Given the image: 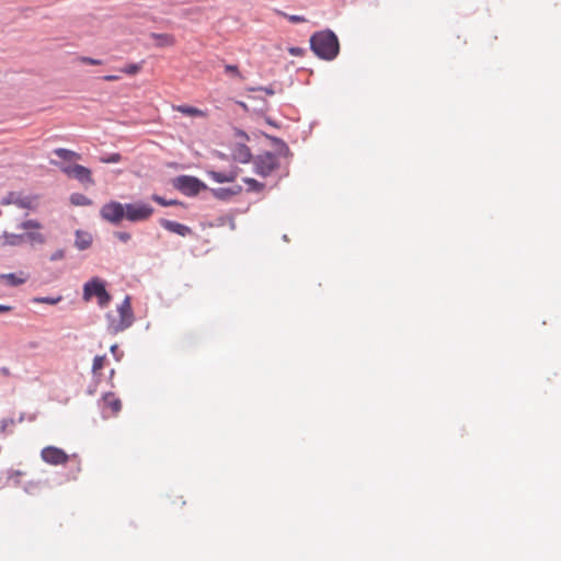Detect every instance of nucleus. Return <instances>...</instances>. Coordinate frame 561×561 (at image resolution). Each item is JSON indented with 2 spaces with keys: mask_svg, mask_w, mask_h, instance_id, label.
<instances>
[{
  "mask_svg": "<svg viewBox=\"0 0 561 561\" xmlns=\"http://www.w3.org/2000/svg\"><path fill=\"white\" fill-rule=\"evenodd\" d=\"M312 51L321 59L332 60L340 50L336 35L329 30L314 33L310 38Z\"/></svg>",
  "mask_w": 561,
  "mask_h": 561,
  "instance_id": "1",
  "label": "nucleus"
},
{
  "mask_svg": "<svg viewBox=\"0 0 561 561\" xmlns=\"http://www.w3.org/2000/svg\"><path fill=\"white\" fill-rule=\"evenodd\" d=\"M134 322L130 298L128 296L117 307L116 313L107 314V330L116 334L129 328Z\"/></svg>",
  "mask_w": 561,
  "mask_h": 561,
  "instance_id": "2",
  "label": "nucleus"
},
{
  "mask_svg": "<svg viewBox=\"0 0 561 561\" xmlns=\"http://www.w3.org/2000/svg\"><path fill=\"white\" fill-rule=\"evenodd\" d=\"M93 296L98 298L101 307H105L111 300V296L105 289L104 282L99 277L92 278L85 283L83 287V299L85 301H89Z\"/></svg>",
  "mask_w": 561,
  "mask_h": 561,
  "instance_id": "3",
  "label": "nucleus"
},
{
  "mask_svg": "<svg viewBox=\"0 0 561 561\" xmlns=\"http://www.w3.org/2000/svg\"><path fill=\"white\" fill-rule=\"evenodd\" d=\"M174 187L187 196H195L207 186L197 178L181 175L174 179Z\"/></svg>",
  "mask_w": 561,
  "mask_h": 561,
  "instance_id": "4",
  "label": "nucleus"
},
{
  "mask_svg": "<svg viewBox=\"0 0 561 561\" xmlns=\"http://www.w3.org/2000/svg\"><path fill=\"white\" fill-rule=\"evenodd\" d=\"M60 170L68 178L76 179L81 184L85 186L94 185V180L92 176V171L81 164H67L60 165Z\"/></svg>",
  "mask_w": 561,
  "mask_h": 561,
  "instance_id": "5",
  "label": "nucleus"
},
{
  "mask_svg": "<svg viewBox=\"0 0 561 561\" xmlns=\"http://www.w3.org/2000/svg\"><path fill=\"white\" fill-rule=\"evenodd\" d=\"M153 214V208L146 203L125 204V218L131 222L145 221Z\"/></svg>",
  "mask_w": 561,
  "mask_h": 561,
  "instance_id": "6",
  "label": "nucleus"
},
{
  "mask_svg": "<svg viewBox=\"0 0 561 561\" xmlns=\"http://www.w3.org/2000/svg\"><path fill=\"white\" fill-rule=\"evenodd\" d=\"M278 167V158L272 152L259 154L254 160L255 172L261 176H268Z\"/></svg>",
  "mask_w": 561,
  "mask_h": 561,
  "instance_id": "7",
  "label": "nucleus"
},
{
  "mask_svg": "<svg viewBox=\"0 0 561 561\" xmlns=\"http://www.w3.org/2000/svg\"><path fill=\"white\" fill-rule=\"evenodd\" d=\"M100 216L105 221L117 225L125 218V205L111 201L101 207Z\"/></svg>",
  "mask_w": 561,
  "mask_h": 561,
  "instance_id": "8",
  "label": "nucleus"
},
{
  "mask_svg": "<svg viewBox=\"0 0 561 561\" xmlns=\"http://www.w3.org/2000/svg\"><path fill=\"white\" fill-rule=\"evenodd\" d=\"M42 459L54 466L64 465L68 461L69 456L60 448L49 446L42 450Z\"/></svg>",
  "mask_w": 561,
  "mask_h": 561,
  "instance_id": "9",
  "label": "nucleus"
},
{
  "mask_svg": "<svg viewBox=\"0 0 561 561\" xmlns=\"http://www.w3.org/2000/svg\"><path fill=\"white\" fill-rule=\"evenodd\" d=\"M1 205H11L14 204L20 208L32 209L33 197L23 196L22 193L19 192H9L4 197H2Z\"/></svg>",
  "mask_w": 561,
  "mask_h": 561,
  "instance_id": "10",
  "label": "nucleus"
},
{
  "mask_svg": "<svg viewBox=\"0 0 561 561\" xmlns=\"http://www.w3.org/2000/svg\"><path fill=\"white\" fill-rule=\"evenodd\" d=\"M4 242L3 245H21L26 242H33L35 240V231H26L21 233H9L3 232Z\"/></svg>",
  "mask_w": 561,
  "mask_h": 561,
  "instance_id": "11",
  "label": "nucleus"
},
{
  "mask_svg": "<svg viewBox=\"0 0 561 561\" xmlns=\"http://www.w3.org/2000/svg\"><path fill=\"white\" fill-rule=\"evenodd\" d=\"M102 402L105 417L115 416L122 409L121 400L112 392L104 394Z\"/></svg>",
  "mask_w": 561,
  "mask_h": 561,
  "instance_id": "12",
  "label": "nucleus"
},
{
  "mask_svg": "<svg viewBox=\"0 0 561 561\" xmlns=\"http://www.w3.org/2000/svg\"><path fill=\"white\" fill-rule=\"evenodd\" d=\"M27 279L28 275L23 271H20L19 273L0 274V280L10 287H18L23 285Z\"/></svg>",
  "mask_w": 561,
  "mask_h": 561,
  "instance_id": "13",
  "label": "nucleus"
},
{
  "mask_svg": "<svg viewBox=\"0 0 561 561\" xmlns=\"http://www.w3.org/2000/svg\"><path fill=\"white\" fill-rule=\"evenodd\" d=\"M160 225L168 231L176 233L182 237H185L192 232L190 227L168 219H161Z\"/></svg>",
  "mask_w": 561,
  "mask_h": 561,
  "instance_id": "14",
  "label": "nucleus"
},
{
  "mask_svg": "<svg viewBox=\"0 0 561 561\" xmlns=\"http://www.w3.org/2000/svg\"><path fill=\"white\" fill-rule=\"evenodd\" d=\"M93 241L92 234L88 231L77 230L75 245L79 250H87L91 247Z\"/></svg>",
  "mask_w": 561,
  "mask_h": 561,
  "instance_id": "15",
  "label": "nucleus"
},
{
  "mask_svg": "<svg viewBox=\"0 0 561 561\" xmlns=\"http://www.w3.org/2000/svg\"><path fill=\"white\" fill-rule=\"evenodd\" d=\"M208 176L213 179L217 183H229L233 182L237 179V172H217V171H208Z\"/></svg>",
  "mask_w": 561,
  "mask_h": 561,
  "instance_id": "16",
  "label": "nucleus"
},
{
  "mask_svg": "<svg viewBox=\"0 0 561 561\" xmlns=\"http://www.w3.org/2000/svg\"><path fill=\"white\" fill-rule=\"evenodd\" d=\"M173 110L192 117H205L206 113L197 107L190 105H175Z\"/></svg>",
  "mask_w": 561,
  "mask_h": 561,
  "instance_id": "17",
  "label": "nucleus"
},
{
  "mask_svg": "<svg viewBox=\"0 0 561 561\" xmlns=\"http://www.w3.org/2000/svg\"><path fill=\"white\" fill-rule=\"evenodd\" d=\"M151 36L156 39V44L159 47H169L175 44V38L171 34H152Z\"/></svg>",
  "mask_w": 561,
  "mask_h": 561,
  "instance_id": "18",
  "label": "nucleus"
},
{
  "mask_svg": "<svg viewBox=\"0 0 561 561\" xmlns=\"http://www.w3.org/2000/svg\"><path fill=\"white\" fill-rule=\"evenodd\" d=\"M70 203L73 206H90L92 201L82 193H72L70 195Z\"/></svg>",
  "mask_w": 561,
  "mask_h": 561,
  "instance_id": "19",
  "label": "nucleus"
},
{
  "mask_svg": "<svg viewBox=\"0 0 561 561\" xmlns=\"http://www.w3.org/2000/svg\"><path fill=\"white\" fill-rule=\"evenodd\" d=\"M55 153L61 158L62 160H66V161H71V160H79L81 159V156L72 150H69V149H65V148H58L55 150Z\"/></svg>",
  "mask_w": 561,
  "mask_h": 561,
  "instance_id": "20",
  "label": "nucleus"
},
{
  "mask_svg": "<svg viewBox=\"0 0 561 561\" xmlns=\"http://www.w3.org/2000/svg\"><path fill=\"white\" fill-rule=\"evenodd\" d=\"M240 190H241L240 187H238L237 191H233V190H230V188H215V190H213V194L217 198L226 199L229 196H232V195L237 194L238 192H240Z\"/></svg>",
  "mask_w": 561,
  "mask_h": 561,
  "instance_id": "21",
  "label": "nucleus"
},
{
  "mask_svg": "<svg viewBox=\"0 0 561 561\" xmlns=\"http://www.w3.org/2000/svg\"><path fill=\"white\" fill-rule=\"evenodd\" d=\"M105 362H106V356L105 355H102V356H95L94 359H93V365H92V371L94 375H98L100 374V371L104 368L105 366Z\"/></svg>",
  "mask_w": 561,
  "mask_h": 561,
  "instance_id": "22",
  "label": "nucleus"
},
{
  "mask_svg": "<svg viewBox=\"0 0 561 561\" xmlns=\"http://www.w3.org/2000/svg\"><path fill=\"white\" fill-rule=\"evenodd\" d=\"M243 182L245 184H248V186H249L248 190L252 191V192H262L263 188H264V184L263 183H260V182H257L256 180H254L252 178H244Z\"/></svg>",
  "mask_w": 561,
  "mask_h": 561,
  "instance_id": "23",
  "label": "nucleus"
},
{
  "mask_svg": "<svg viewBox=\"0 0 561 561\" xmlns=\"http://www.w3.org/2000/svg\"><path fill=\"white\" fill-rule=\"evenodd\" d=\"M141 68L142 64H129L121 68L119 71L128 76H135L141 70Z\"/></svg>",
  "mask_w": 561,
  "mask_h": 561,
  "instance_id": "24",
  "label": "nucleus"
},
{
  "mask_svg": "<svg viewBox=\"0 0 561 561\" xmlns=\"http://www.w3.org/2000/svg\"><path fill=\"white\" fill-rule=\"evenodd\" d=\"M225 72L233 78H238L239 80L244 79L242 73L240 72L238 66H236V65H226Z\"/></svg>",
  "mask_w": 561,
  "mask_h": 561,
  "instance_id": "25",
  "label": "nucleus"
},
{
  "mask_svg": "<svg viewBox=\"0 0 561 561\" xmlns=\"http://www.w3.org/2000/svg\"><path fill=\"white\" fill-rule=\"evenodd\" d=\"M102 163H118L122 161V156L118 152H113L108 156L100 157Z\"/></svg>",
  "mask_w": 561,
  "mask_h": 561,
  "instance_id": "26",
  "label": "nucleus"
},
{
  "mask_svg": "<svg viewBox=\"0 0 561 561\" xmlns=\"http://www.w3.org/2000/svg\"><path fill=\"white\" fill-rule=\"evenodd\" d=\"M62 299L60 295L56 297H37V304H49L55 305Z\"/></svg>",
  "mask_w": 561,
  "mask_h": 561,
  "instance_id": "27",
  "label": "nucleus"
},
{
  "mask_svg": "<svg viewBox=\"0 0 561 561\" xmlns=\"http://www.w3.org/2000/svg\"><path fill=\"white\" fill-rule=\"evenodd\" d=\"M78 60L81 62V64H85V65H93V66H99V65H102L103 61L100 60V59H94V58H91V57H85V56H81L78 58Z\"/></svg>",
  "mask_w": 561,
  "mask_h": 561,
  "instance_id": "28",
  "label": "nucleus"
},
{
  "mask_svg": "<svg viewBox=\"0 0 561 561\" xmlns=\"http://www.w3.org/2000/svg\"><path fill=\"white\" fill-rule=\"evenodd\" d=\"M282 15L284 18H286L291 23H304V22L307 21L306 18L302 16V15H293V14H287V13H284V12L282 13Z\"/></svg>",
  "mask_w": 561,
  "mask_h": 561,
  "instance_id": "29",
  "label": "nucleus"
},
{
  "mask_svg": "<svg viewBox=\"0 0 561 561\" xmlns=\"http://www.w3.org/2000/svg\"><path fill=\"white\" fill-rule=\"evenodd\" d=\"M23 476V472L20 471V470H14V469H10L8 470V479L9 480H14V482L18 484L19 483V480L18 478Z\"/></svg>",
  "mask_w": 561,
  "mask_h": 561,
  "instance_id": "30",
  "label": "nucleus"
},
{
  "mask_svg": "<svg viewBox=\"0 0 561 561\" xmlns=\"http://www.w3.org/2000/svg\"><path fill=\"white\" fill-rule=\"evenodd\" d=\"M152 199L154 202H157L158 204L162 205V206H171V205H175L176 202L175 201H165L163 197L159 196V195H153L152 196Z\"/></svg>",
  "mask_w": 561,
  "mask_h": 561,
  "instance_id": "31",
  "label": "nucleus"
},
{
  "mask_svg": "<svg viewBox=\"0 0 561 561\" xmlns=\"http://www.w3.org/2000/svg\"><path fill=\"white\" fill-rule=\"evenodd\" d=\"M20 229H35V219H30L19 225Z\"/></svg>",
  "mask_w": 561,
  "mask_h": 561,
  "instance_id": "32",
  "label": "nucleus"
},
{
  "mask_svg": "<svg viewBox=\"0 0 561 561\" xmlns=\"http://www.w3.org/2000/svg\"><path fill=\"white\" fill-rule=\"evenodd\" d=\"M15 422L16 421L14 419H12V417L2 419V421H1V432L3 433L8 426L14 425Z\"/></svg>",
  "mask_w": 561,
  "mask_h": 561,
  "instance_id": "33",
  "label": "nucleus"
},
{
  "mask_svg": "<svg viewBox=\"0 0 561 561\" xmlns=\"http://www.w3.org/2000/svg\"><path fill=\"white\" fill-rule=\"evenodd\" d=\"M116 237L118 240H121L122 242H127L130 240L131 236L130 233L128 232H125V231H118L116 232Z\"/></svg>",
  "mask_w": 561,
  "mask_h": 561,
  "instance_id": "34",
  "label": "nucleus"
},
{
  "mask_svg": "<svg viewBox=\"0 0 561 561\" xmlns=\"http://www.w3.org/2000/svg\"><path fill=\"white\" fill-rule=\"evenodd\" d=\"M64 255H65V253L62 250H57L54 254H51L50 260L51 261L61 260L64 257Z\"/></svg>",
  "mask_w": 561,
  "mask_h": 561,
  "instance_id": "35",
  "label": "nucleus"
},
{
  "mask_svg": "<svg viewBox=\"0 0 561 561\" xmlns=\"http://www.w3.org/2000/svg\"><path fill=\"white\" fill-rule=\"evenodd\" d=\"M119 79H121V77L116 76V75H106L103 77V80H105V81H117Z\"/></svg>",
  "mask_w": 561,
  "mask_h": 561,
  "instance_id": "36",
  "label": "nucleus"
},
{
  "mask_svg": "<svg viewBox=\"0 0 561 561\" xmlns=\"http://www.w3.org/2000/svg\"><path fill=\"white\" fill-rule=\"evenodd\" d=\"M12 310V307L11 306H8V305H0V314L1 313H4V312H9Z\"/></svg>",
  "mask_w": 561,
  "mask_h": 561,
  "instance_id": "37",
  "label": "nucleus"
},
{
  "mask_svg": "<svg viewBox=\"0 0 561 561\" xmlns=\"http://www.w3.org/2000/svg\"><path fill=\"white\" fill-rule=\"evenodd\" d=\"M255 90H259V91H264L266 94H274V91L271 89V88H257V89H251V91H255Z\"/></svg>",
  "mask_w": 561,
  "mask_h": 561,
  "instance_id": "38",
  "label": "nucleus"
},
{
  "mask_svg": "<svg viewBox=\"0 0 561 561\" xmlns=\"http://www.w3.org/2000/svg\"><path fill=\"white\" fill-rule=\"evenodd\" d=\"M300 51L301 49L298 48V47H291L289 48V53L293 55V56H299L300 55Z\"/></svg>",
  "mask_w": 561,
  "mask_h": 561,
  "instance_id": "39",
  "label": "nucleus"
},
{
  "mask_svg": "<svg viewBox=\"0 0 561 561\" xmlns=\"http://www.w3.org/2000/svg\"><path fill=\"white\" fill-rule=\"evenodd\" d=\"M1 371H2V374H4V375H9V369H8V368H5V367L1 368Z\"/></svg>",
  "mask_w": 561,
  "mask_h": 561,
  "instance_id": "40",
  "label": "nucleus"
},
{
  "mask_svg": "<svg viewBox=\"0 0 561 561\" xmlns=\"http://www.w3.org/2000/svg\"><path fill=\"white\" fill-rule=\"evenodd\" d=\"M116 350H117V345H113V346L111 347V352H112V353H115V352H116Z\"/></svg>",
  "mask_w": 561,
  "mask_h": 561,
  "instance_id": "41",
  "label": "nucleus"
},
{
  "mask_svg": "<svg viewBox=\"0 0 561 561\" xmlns=\"http://www.w3.org/2000/svg\"><path fill=\"white\" fill-rule=\"evenodd\" d=\"M23 420H24V414H21V415L19 416L18 422H22Z\"/></svg>",
  "mask_w": 561,
  "mask_h": 561,
  "instance_id": "42",
  "label": "nucleus"
},
{
  "mask_svg": "<svg viewBox=\"0 0 561 561\" xmlns=\"http://www.w3.org/2000/svg\"><path fill=\"white\" fill-rule=\"evenodd\" d=\"M282 146L285 148V150H288V147L284 142H282Z\"/></svg>",
  "mask_w": 561,
  "mask_h": 561,
  "instance_id": "43",
  "label": "nucleus"
}]
</instances>
